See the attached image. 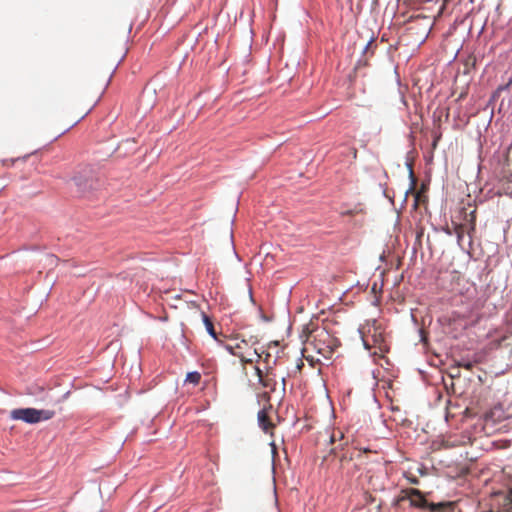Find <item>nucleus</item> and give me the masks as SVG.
<instances>
[{
	"instance_id": "obj_34",
	"label": "nucleus",
	"mask_w": 512,
	"mask_h": 512,
	"mask_svg": "<svg viewBox=\"0 0 512 512\" xmlns=\"http://www.w3.org/2000/svg\"><path fill=\"white\" fill-rule=\"evenodd\" d=\"M269 357H270V354H266L265 359H264V361H265L267 364L269 363Z\"/></svg>"
},
{
	"instance_id": "obj_19",
	"label": "nucleus",
	"mask_w": 512,
	"mask_h": 512,
	"mask_svg": "<svg viewBox=\"0 0 512 512\" xmlns=\"http://www.w3.org/2000/svg\"><path fill=\"white\" fill-rule=\"evenodd\" d=\"M465 67L468 69L469 67H475L476 65V57L474 55H469L465 60Z\"/></svg>"
},
{
	"instance_id": "obj_8",
	"label": "nucleus",
	"mask_w": 512,
	"mask_h": 512,
	"mask_svg": "<svg viewBox=\"0 0 512 512\" xmlns=\"http://www.w3.org/2000/svg\"><path fill=\"white\" fill-rule=\"evenodd\" d=\"M451 0H443L442 1V4L441 6L439 7V10H438V13L436 16L433 17V19L430 17V16H424V15H421V14H418L415 19L418 21V20H424L426 21V24H425V36L427 37V35L429 34V32L431 31L432 29V26L434 24V21L439 18L443 13H444V10L446 9V6L447 4L450 2Z\"/></svg>"
},
{
	"instance_id": "obj_33",
	"label": "nucleus",
	"mask_w": 512,
	"mask_h": 512,
	"mask_svg": "<svg viewBox=\"0 0 512 512\" xmlns=\"http://www.w3.org/2000/svg\"><path fill=\"white\" fill-rule=\"evenodd\" d=\"M263 397L266 398L267 401H269V399H270V396H269L268 392H264L263 393Z\"/></svg>"
},
{
	"instance_id": "obj_21",
	"label": "nucleus",
	"mask_w": 512,
	"mask_h": 512,
	"mask_svg": "<svg viewBox=\"0 0 512 512\" xmlns=\"http://www.w3.org/2000/svg\"><path fill=\"white\" fill-rule=\"evenodd\" d=\"M458 366H459V367H463V368H465L466 370H469V371H470V370H472V368H473L474 364H473V362H471V361H462V362H459V363H458Z\"/></svg>"
},
{
	"instance_id": "obj_25",
	"label": "nucleus",
	"mask_w": 512,
	"mask_h": 512,
	"mask_svg": "<svg viewBox=\"0 0 512 512\" xmlns=\"http://www.w3.org/2000/svg\"><path fill=\"white\" fill-rule=\"evenodd\" d=\"M507 162L509 165H512V144L509 146L507 151Z\"/></svg>"
},
{
	"instance_id": "obj_15",
	"label": "nucleus",
	"mask_w": 512,
	"mask_h": 512,
	"mask_svg": "<svg viewBox=\"0 0 512 512\" xmlns=\"http://www.w3.org/2000/svg\"><path fill=\"white\" fill-rule=\"evenodd\" d=\"M493 446L497 449H506L511 446L510 440H496L493 442Z\"/></svg>"
},
{
	"instance_id": "obj_22",
	"label": "nucleus",
	"mask_w": 512,
	"mask_h": 512,
	"mask_svg": "<svg viewBox=\"0 0 512 512\" xmlns=\"http://www.w3.org/2000/svg\"><path fill=\"white\" fill-rule=\"evenodd\" d=\"M339 438V439H342L343 438V433L341 431H337V432H334L331 437H330V442L331 443H334L336 441V439Z\"/></svg>"
},
{
	"instance_id": "obj_6",
	"label": "nucleus",
	"mask_w": 512,
	"mask_h": 512,
	"mask_svg": "<svg viewBox=\"0 0 512 512\" xmlns=\"http://www.w3.org/2000/svg\"><path fill=\"white\" fill-rule=\"evenodd\" d=\"M362 340L366 349H371L372 347L382 349L384 344L383 333L376 327H369L367 332H363Z\"/></svg>"
},
{
	"instance_id": "obj_16",
	"label": "nucleus",
	"mask_w": 512,
	"mask_h": 512,
	"mask_svg": "<svg viewBox=\"0 0 512 512\" xmlns=\"http://www.w3.org/2000/svg\"><path fill=\"white\" fill-rule=\"evenodd\" d=\"M464 232H465V230H464V226L463 225H461V224H456L455 225L454 233L457 236V240H458L459 243L463 239Z\"/></svg>"
},
{
	"instance_id": "obj_13",
	"label": "nucleus",
	"mask_w": 512,
	"mask_h": 512,
	"mask_svg": "<svg viewBox=\"0 0 512 512\" xmlns=\"http://www.w3.org/2000/svg\"><path fill=\"white\" fill-rule=\"evenodd\" d=\"M253 356H255L257 358V360L261 358V355L257 352L256 349H254L252 353L244 352V357L240 358V360L244 364H246V363H253L254 362Z\"/></svg>"
},
{
	"instance_id": "obj_1",
	"label": "nucleus",
	"mask_w": 512,
	"mask_h": 512,
	"mask_svg": "<svg viewBox=\"0 0 512 512\" xmlns=\"http://www.w3.org/2000/svg\"><path fill=\"white\" fill-rule=\"evenodd\" d=\"M405 500H408L412 507L428 509L430 512H462L458 507V502H428L424 494L416 488H407L401 491V496L397 499V504Z\"/></svg>"
},
{
	"instance_id": "obj_10",
	"label": "nucleus",
	"mask_w": 512,
	"mask_h": 512,
	"mask_svg": "<svg viewBox=\"0 0 512 512\" xmlns=\"http://www.w3.org/2000/svg\"><path fill=\"white\" fill-rule=\"evenodd\" d=\"M258 423L265 433L271 432L274 428V424L271 422L265 408L258 412Z\"/></svg>"
},
{
	"instance_id": "obj_29",
	"label": "nucleus",
	"mask_w": 512,
	"mask_h": 512,
	"mask_svg": "<svg viewBox=\"0 0 512 512\" xmlns=\"http://www.w3.org/2000/svg\"><path fill=\"white\" fill-rule=\"evenodd\" d=\"M421 199V193L420 192H416L415 194V203H414V206L417 207L418 206V203Z\"/></svg>"
},
{
	"instance_id": "obj_28",
	"label": "nucleus",
	"mask_w": 512,
	"mask_h": 512,
	"mask_svg": "<svg viewBox=\"0 0 512 512\" xmlns=\"http://www.w3.org/2000/svg\"><path fill=\"white\" fill-rule=\"evenodd\" d=\"M374 500H375V498L371 494H366L365 495L366 503H372V502H374Z\"/></svg>"
},
{
	"instance_id": "obj_11",
	"label": "nucleus",
	"mask_w": 512,
	"mask_h": 512,
	"mask_svg": "<svg viewBox=\"0 0 512 512\" xmlns=\"http://www.w3.org/2000/svg\"><path fill=\"white\" fill-rule=\"evenodd\" d=\"M248 347V343L245 340L241 342H237L235 344H226L225 349L232 355L243 358L244 357V349Z\"/></svg>"
},
{
	"instance_id": "obj_2",
	"label": "nucleus",
	"mask_w": 512,
	"mask_h": 512,
	"mask_svg": "<svg viewBox=\"0 0 512 512\" xmlns=\"http://www.w3.org/2000/svg\"><path fill=\"white\" fill-rule=\"evenodd\" d=\"M510 424V417L500 405L494 406L484 417L485 429L493 431H507Z\"/></svg>"
},
{
	"instance_id": "obj_18",
	"label": "nucleus",
	"mask_w": 512,
	"mask_h": 512,
	"mask_svg": "<svg viewBox=\"0 0 512 512\" xmlns=\"http://www.w3.org/2000/svg\"><path fill=\"white\" fill-rule=\"evenodd\" d=\"M469 226L470 227H469V230H468V234H471L472 232L475 231V227H476L475 211L470 213Z\"/></svg>"
},
{
	"instance_id": "obj_31",
	"label": "nucleus",
	"mask_w": 512,
	"mask_h": 512,
	"mask_svg": "<svg viewBox=\"0 0 512 512\" xmlns=\"http://www.w3.org/2000/svg\"><path fill=\"white\" fill-rule=\"evenodd\" d=\"M281 382H282V391H283V392H285V387H286V378H285V377H282Z\"/></svg>"
},
{
	"instance_id": "obj_26",
	"label": "nucleus",
	"mask_w": 512,
	"mask_h": 512,
	"mask_svg": "<svg viewBox=\"0 0 512 512\" xmlns=\"http://www.w3.org/2000/svg\"><path fill=\"white\" fill-rule=\"evenodd\" d=\"M374 43V39L372 38L365 46L364 52L367 53L372 48V45Z\"/></svg>"
},
{
	"instance_id": "obj_7",
	"label": "nucleus",
	"mask_w": 512,
	"mask_h": 512,
	"mask_svg": "<svg viewBox=\"0 0 512 512\" xmlns=\"http://www.w3.org/2000/svg\"><path fill=\"white\" fill-rule=\"evenodd\" d=\"M68 107H69V113L72 115V119H71L72 126L77 124L90 111V108L88 105H84L83 107L79 108L73 97H71L69 99Z\"/></svg>"
},
{
	"instance_id": "obj_4",
	"label": "nucleus",
	"mask_w": 512,
	"mask_h": 512,
	"mask_svg": "<svg viewBox=\"0 0 512 512\" xmlns=\"http://www.w3.org/2000/svg\"><path fill=\"white\" fill-rule=\"evenodd\" d=\"M53 416V412L49 410H38L35 408H18L10 412L13 420H21L23 422L34 424L42 420H48Z\"/></svg>"
},
{
	"instance_id": "obj_20",
	"label": "nucleus",
	"mask_w": 512,
	"mask_h": 512,
	"mask_svg": "<svg viewBox=\"0 0 512 512\" xmlns=\"http://www.w3.org/2000/svg\"><path fill=\"white\" fill-rule=\"evenodd\" d=\"M115 69H116V67H114L110 71H108L107 76L105 78L104 88L108 87V85H109V83H110V81L112 79V76H113V74L115 72Z\"/></svg>"
},
{
	"instance_id": "obj_14",
	"label": "nucleus",
	"mask_w": 512,
	"mask_h": 512,
	"mask_svg": "<svg viewBox=\"0 0 512 512\" xmlns=\"http://www.w3.org/2000/svg\"><path fill=\"white\" fill-rule=\"evenodd\" d=\"M200 380H201V374L197 371L189 372L186 375V379H185L186 382L192 383L194 385H198L200 383Z\"/></svg>"
},
{
	"instance_id": "obj_12",
	"label": "nucleus",
	"mask_w": 512,
	"mask_h": 512,
	"mask_svg": "<svg viewBox=\"0 0 512 512\" xmlns=\"http://www.w3.org/2000/svg\"><path fill=\"white\" fill-rule=\"evenodd\" d=\"M202 319H203V323L205 325V328L207 330V332L216 340L218 341V337H217V334L215 332V329H214V325H213V322L212 320L204 313L202 312Z\"/></svg>"
},
{
	"instance_id": "obj_35",
	"label": "nucleus",
	"mask_w": 512,
	"mask_h": 512,
	"mask_svg": "<svg viewBox=\"0 0 512 512\" xmlns=\"http://www.w3.org/2000/svg\"><path fill=\"white\" fill-rule=\"evenodd\" d=\"M377 509H378V510H380V509H381V504H378Z\"/></svg>"
},
{
	"instance_id": "obj_3",
	"label": "nucleus",
	"mask_w": 512,
	"mask_h": 512,
	"mask_svg": "<svg viewBox=\"0 0 512 512\" xmlns=\"http://www.w3.org/2000/svg\"><path fill=\"white\" fill-rule=\"evenodd\" d=\"M328 341H330V335L326 330H315L308 337L305 350L307 351L311 348L324 358H329L332 350Z\"/></svg>"
},
{
	"instance_id": "obj_17",
	"label": "nucleus",
	"mask_w": 512,
	"mask_h": 512,
	"mask_svg": "<svg viewBox=\"0 0 512 512\" xmlns=\"http://www.w3.org/2000/svg\"><path fill=\"white\" fill-rule=\"evenodd\" d=\"M98 186V181L94 179H88L83 184V191L86 192L88 189H94Z\"/></svg>"
},
{
	"instance_id": "obj_9",
	"label": "nucleus",
	"mask_w": 512,
	"mask_h": 512,
	"mask_svg": "<svg viewBox=\"0 0 512 512\" xmlns=\"http://www.w3.org/2000/svg\"><path fill=\"white\" fill-rule=\"evenodd\" d=\"M260 384L270 390V392H274L276 389V380L275 374L273 372L272 367H267L265 372V377L261 379Z\"/></svg>"
},
{
	"instance_id": "obj_24",
	"label": "nucleus",
	"mask_w": 512,
	"mask_h": 512,
	"mask_svg": "<svg viewBox=\"0 0 512 512\" xmlns=\"http://www.w3.org/2000/svg\"><path fill=\"white\" fill-rule=\"evenodd\" d=\"M255 372H256V375L259 379V382L261 381V379H263L265 377V373H263V371L259 368V367H255Z\"/></svg>"
},
{
	"instance_id": "obj_30",
	"label": "nucleus",
	"mask_w": 512,
	"mask_h": 512,
	"mask_svg": "<svg viewBox=\"0 0 512 512\" xmlns=\"http://www.w3.org/2000/svg\"><path fill=\"white\" fill-rule=\"evenodd\" d=\"M410 176H411V179H412V186L410 187V191H412V190H414V185H415V182H416L412 170L410 171Z\"/></svg>"
},
{
	"instance_id": "obj_23",
	"label": "nucleus",
	"mask_w": 512,
	"mask_h": 512,
	"mask_svg": "<svg viewBox=\"0 0 512 512\" xmlns=\"http://www.w3.org/2000/svg\"><path fill=\"white\" fill-rule=\"evenodd\" d=\"M353 459V456L351 455L349 459L347 458L346 454L342 455L340 458L341 467L344 469L346 464Z\"/></svg>"
},
{
	"instance_id": "obj_5",
	"label": "nucleus",
	"mask_w": 512,
	"mask_h": 512,
	"mask_svg": "<svg viewBox=\"0 0 512 512\" xmlns=\"http://www.w3.org/2000/svg\"><path fill=\"white\" fill-rule=\"evenodd\" d=\"M512 510V490L496 492L490 499V512H510Z\"/></svg>"
},
{
	"instance_id": "obj_27",
	"label": "nucleus",
	"mask_w": 512,
	"mask_h": 512,
	"mask_svg": "<svg viewBox=\"0 0 512 512\" xmlns=\"http://www.w3.org/2000/svg\"><path fill=\"white\" fill-rule=\"evenodd\" d=\"M511 85H512V78L508 81V83L506 85L499 87L498 90H507L510 88Z\"/></svg>"
},
{
	"instance_id": "obj_32",
	"label": "nucleus",
	"mask_w": 512,
	"mask_h": 512,
	"mask_svg": "<svg viewBox=\"0 0 512 512\" xmlns=\"http://www.w3.org/2000/svg\"><path fill=\"white\" fill-rule=\"evenodd\" d=\"M410 482L413 483V484H418L419 480L416 477H413V478L410 479Z\"/></svg>"
}]
</instances>
